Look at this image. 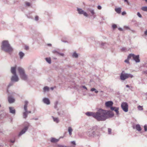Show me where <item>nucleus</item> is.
<instances>
[{
  "label": "nucleus",
  "mask_w": 147,
  "mask_h": 147,
  "mask_svg": "<svg viewBox=\"0 0 147 147\" xmlns=\"http://www.w3.org/2000/svg\"><path fill=\"white\" fill-rule=\"evenodd\" d=\"M132 58L136 63H139L140 61L139 55H135L133 54H130L128 56V59Z\"/></svg>",
  "instance_id": "obj_5"
},
{
  "label": "nucleus",
  "mask_w": 147,
  "mask_h": 147,
  "mask_svg": "<svg viewBox=\"0 0 147 147\" xmlns=\"http://www.w3.org/2000/svg\"><path fill=\"white\" fill-rule=\"evenodd\" d=\"M1 49L2 50L7 53H10L13 50V49L11 47L9 41L7 40H4L2 42Z\"/></svg>",
  "instance_id": "obj_2"
},
{
  "label": "nucleus",
  "mask_w": 147,
  "mask_h": 147,
  "mask_svg": "<svg viewBox=\"0 0 147 147\" xmlns=\"http://www.w3.org/2000/svg\"><path fill=\"white\" fill-rule=\"evenodd\" d=\"M9 113L12 114L13 115H15L16 114V110L13 107H9Z\"/></svg>",
  "instance_id": "obj_16"
},
{
  "label": "nucleus",
  "mask_w": 147,
  "mask_h": 147,
  "mask_svg": "<svg viewBox=\"0 0 147 147\" xmlns=\"http://www.w3.org/2000/svg\"><path fill=\"white\" fill-rule=\"evenodd\" d=\"M72 57H73L77 58L78 57V55L76 52H74L72 54Z\"/></svg>",
  "instance_id": "obj_28"
},
{
  "label": "nucleus",
  "mask_w": 147,
  "mask_h": 147,
  "mask_svg": "<svg viewBox=\"0 0 147 147\" xmlns=\"http://www.w3.org/2000/svg\"><path fill=\"white\" fill-rule=\"evenodd\" d=\"M14 93H11L8 96V100L10 104L14 103L15 101V98L12 96L14 95Z\"/></svg>",
  "instance_id": "obj_8"
},
{
  "label": "nucleus",
  "mask_w": 147,
  "mask_h": 147,
  "mask_svg": "<svg viewBox=\"0 0 147 147\" xmlns=\"http://www.w3.org/2000/svg\"><path fill=\"white\" fill-rule=\"evenodd\" d=\"M38 16H36L35 18V20L36 21H38Z\"/></svg>",
  "instance_id": "obj_42"
},
{
  "label": "nucleus",
  "mask_w": 147,
  "mask_h": 147,
  "mask_svg": "<svg viewBox=\"0 0 147 147\" xmlns=\"http://www.w3.org/2000/svg\"><path fill=\"white\" fill-rule=\"evenodd\" d=\"M144 34L145 36L147 35V29L144 32Z\"/></svg>",
  "instance_id": "obj_46"
},
{
  "label": "nucleus",
  "mask_w": 147,
  "mask_h": 147,
  "mask_svg": "<svg viewBox=\"0 0 147 147\" xmlns=\"http://www.w3.org/2000/svg\"><path fill=\"white\" fill-rule=\"evenodd\" d=\"M144 74H147V71H144Z\"/></svg>",
  "instance_id": "obj_59"
},
{
  "label": "nucleus",
  "mask_w": 147,
  "mask_h": 147,
  "mask_svg": "<svg viewBox=\"0 0 147 147\" xmlns=\"http://www.w3.org/2000/svg\"><path fill=\"white\" fill-rule=\"evenodd\" d=\"M121 7H119L115 9V11L118 13L120 14L121 11Z\"/></svg>",
  "instance_id": "obj_20"
},
{
  "label": "nucleus",
  "mask_w": 147,
  "mask_h": 147,
  "mask_svg": "<svg viewBox=\"0 0 147 147\" xmlns=\"http://www.w3.org/2000/svg\"><path fill=\"white\" fill-rule=\"evenodd\" d=\"M126 86V87H127V88H130V87L128 85H127Z\"/></svg>",
  "instance_id": "obj_57"
},
{
  "label": "nucleus",
  "mask_w": 147,
  "mask_h": 147,
  "mask_svg": "<svg viewBox=\"0 0 147 147\" xmlns=\"http://www.w3.org/2000/svg\"><path fill=\"white\" fill-rule=\"evenodd\" d=\"M71 143L74 144L75 145L76 143L75 141H73L71 142Z\"/></svg>",
  "instance_id": "obj_51"
},
{
  "label": "nucleus",
  "mask_w": 147,
  "mask_h": 147,
  "mask_svg": "<svg viewBox=\"0 0 147 147\" xmlns=\"http://www.w3.org/2000/svg\"><path fill=\"white\" fill-rule=\"evenodd\" d=\"M126 14V12L125 11H123L122 13V15H124Z\"/></svg>",
  "instance_id": "obj_45"
},
{
  "label": "nucleus",
  "mask_w": 147,
  "mask_h": 147,
  "mask_svg": "<svg viewBox=\"0 0 147 147\" xmlns=\"http://www.w3.org/2000/svg\"><path fill=\"white\" fill-rule=\"evenodd\" d=\"M19 56L20 59H22L23 58L25 54L23 52L20 51L19 52Z\"/></svg>",
  "instance_id": "obj_19"
},
{
  "label": "nucleus",
  "mask_w": 147,
  "mask_h": 147,
  "mask_svg": "<svg viewBox=\"0 0 147 147\" xmlns=\"http://www.w3.org/2000/svg\"><path fill=\"white\" fill-rule=\"evenodd\" d=\"M73 131V129L71 127H69L68 128V131L70 136L72 135V132Z\"/></svg>",
  "instance_id": "obj_24"
},
{
  "label": "nucleus",
  "mask_w": 147,
  "mask_h": 147,
  "mask_svg": "<svg viewBox=\"0 0 147 147\" xmlns=\"http://www.w3.org/2000/svg\"><path fill=\"white\" fill-rule=\"evenodd\" d=\"M59 139H56L54 138H52L51 140V142L52 143H55L58 142Z\"/></svg>",
  "instance_id": "obj_23"
},
{
  "label": "nucleus",
  "mask_w": 147,
  "mask_h": 147,
  "mask_svg": "<svg viewBox=\"0 0 147 147\" xmlns=\"http://www.w3.org/2000/svg\"><path fill=\"white\" fill-rule=\"evenodd\" d=\"M17 69L20 78L23 80L27 81L28 79V76L26 74L24 70L21 67H18Z\"/></svg>",
  "instance_id": "obj_3"
},
{
  "label": "nucleus",
  "mask_w": 147,
  "mask_h": 147,
  "mask_svg": "<svg viewBox=\"0 0 147 147\" xmlns=\"http://www.w3.org/2000/svg\"><path fill=\"white\" fill-rule=\"evenodd\" d=\"M11 85H12V84H9V85L8 86L9 87L10 86H11Z\"/></svg>",
  "instance_id": "obj_58"
},
{
  "label": "nucleus",
  "mask_w": 147,
  "mask_h": 147,
  "mask_svg": "<svg viewBox=\"0 0 147 147\" xmlns=\"http://www.w3.org/2000/svg\"><path fill=\"white\" fill-rule=\"evenodd\" d=\"M42 101L44 104L47 105H49L50 104V100L47 98H44L42 100Z\"/></svg>",
  "instance_id": "obj_13"
},
{
  "label": "nucleus",
  "mask_w": 147,
  "mask_h": 147,
  "mask_svg": "<svg viewBox=\"0 0 147 147\" xmlns=\"http://www.w3.org/2000/svg\"><path fill=\"white\" fill-rule=\"evenodd\" d=\"M133 128H134V127H133Z\"/></svg>",
  "instance_id": "obj_63"
},
{
  "label": "nucleus",
  "mask_w": 147,
  "mask_h": 147,
  "mask_svg": "<svg viewBox=\"0 0 147 147\" xmlns=\"http://www.w3.org/2000/svg\"><path fill=\"white\" fill-rule=\"evenodd\" d=\"M58 104V102H55V106H54V108L55 109H57V105Z\"/></svg>",
  "instance_id": "obj_39"
},
{
  "label": "nucleus",
  "mask_w": 147,
  "mask_h": 147,
  "mask_svg": "<svg viewBox=\"0 0 147 147\" xmlns=\"http://www.w3.org/2000/svg\"><path fill=\"white\" fill-rule=\"evenodd\" d=\"M48 45H49V46H51V44H48Z\"/></svg>",
  "instance_id": "obj_61"
},
{
  "label": "nucleus",
  "mask_w": 147,
  "mask_h": 147,
  "mask_svg": "<svg viewBox=\"0 0 147 147\" xmlns=\"http://www.w3.org/2000/svg\"><path fill=\"white\" fill-rule=\"evenodd\" d=\"M28 102L27 101H25L24 102V112H27V106Z\"/></svg>",
  "instance_id": "obj_17"
},
{
  "label": "nucleus",
  "mask_w": 147,
  "mask_h": 147,
  "mask_svg": "<svg viewBox=\"0 0 147 147\" xmlns=\"http://www.w3.org/2000/svg\"><path fill=\"white\" fill-rule=\"evenodd\" d=\"M52 117L53 118V121L56 123H58L59 122V121L58 118L55 117L53 116H52Z\"/></svg>",
  "instance_id": "obj_21"
},
{
  "label": "nucleus",
  "mask_w": 147,
  "mask_h": 147,
  "mask_svg": "<svg viewBox=\"0 0 147 147\" xmlns=\"http://www.w3.org/2000/svg\"><path fill=\"white\" fill-rule=\"evenodd\" d=\"M135 128L136 130L138 131H140L142 129L141 126L139 124L136 125Z\"/></svg>",
  "instance_id": "obj_18"
},
{
  "label": "nucleus",
  "mask_w": 147,
  "mask_h": 147,
  "mask_svg": "<svg viewBox=\"0 0 147 147\" xmlns=\"http://www.w3.org/2000/svg\"><path fill=\"white\" fill-rule=\"evenodd\" d=\"M29 47L28 46H25V49L26 50H27L28 49Z\"/></svg>",
  "instance_id": "obj_48"
},
{
  "label": "nucleus",
  "mask_w": 147,
  "mask_h": 147,
  "mask_svg": "<svg viewBox=\"0 0 147 147\" xmlns=\"http://www.w3.org/2000/svg\"><path fill=\"white\" fill-rule=\"evenodd\" d=\"M77 11L78 13L80 14H83L84 16L86 17L88 16L87 13L81 8H78Z\"/></svg>",
  "instance_id": "obj_10"
},
{
  "label": "nucleus",
  "mask_w": 147,
  "mask_h": 147,
  "mask_svg": "<svg viewBox=\"0 0 147 147\" xmlns=\"http://www.w3.org/2000/svg\"><path fill=\"white\" fill-rule=\"evenodd\" d=\"M59 54L60 55H61V56H64V54H63V53H59Z\"/></svg>",
  "instance_id": "obj_47"
},
{
  "label": "nucleus",
  "mask_w": 147,
  "mask_h": 147,
  "mask_svg": "<svg viewBox=\"0 0 147 147\" xmlns=\"http://www.w3.org/2000/svg\"><path fill=\"white\" fill-rule=\"evenodd\" d=\"M25 4L26 6L28 7L30 6L31 5V3H30L27 2H25Z\"/></svg>",
  "instance_id": "obj_34"
},
{
  "label": "nucleus",
  "mask_w": 147,
  "mask_h": 147,
  "mask_svg": "<svg viewBox=\"0 0 147 147\" xmlns=\"http://www.w3.org/2000/svg\"><path fill=\"white\" fill-rule=\"evenodd\" d=\"M114 115V113L110 111L100 109L95 112V119L98 121H104Z\"/></svg>",
  "instance_id": "obj_1"
},
{
  "label": "nucleus",
  "mask_w": 147,
  "mask_h": 147,
  "mask_svg": "<svg viewBox=\"0 0 147 147\" xmlns=\"http://www.w3.org/2000/svg\"><path fill=\"white\" fill-rule=\"evenodd\" d=\"M138 109L139 111H143V106L140 105H139L138 107Z\"/></svg>",
  "instance_id": "obj_32"
},
{
  "label": "nucleus",
  "mask_w": 147,
  "mask_h": 147,
  "mask_svg": "<svg viewBox=\"0 0 147 147\" xmlns=\"http://www.w3.org/2000/svg\"><path fill=\"white\" fill-rule=\"evenodd\" d=\"M51 90H53V89H54V88H53V87H51Z\"/></svg>",
  "instance_id": "obj_60"
},
{
  "label": "nucleus",
  "mask_w": 147,
  "mask_h": 147,
  "mask_svg": "<svg viewBox=\"0 0 147 147\" xmlns=\"http://www.w3.org/2000/svg\"><path fill=\"white\" fill-rule=\"evenodd\" d=\"M96 133V129L94 127H92L88 130L87 134L89 137H94L95 136Z\"/></svg>",
  "instance_id": "obj_7"
},
{
  "label": "nucleus",
  "mask_w": 147,
  "mask_h": 147,
  "mask_svg": "<svg viewBox=\"0 0 147 147\" xmlns=\"http://www.w3.org/2000/svg\"><path fill=\"white\" fill-rule=\"evenodd\" d=\"M90 91L92 92H93L94 91L96 93H97L98 92V91L95 88H92L91 90Z\"/></svg>",
  "instance_id": "obj_31"
},
{
  "label": "nucleus",
  "mask_w": 147,
  "mask_h": 147,
  "mask_svg": "<svg viewBox=\"0 0 147 147\" xmlns=\"http://www.w3.org/2000/svg\"><path fill=\"white\" fill-rule=\"evenodd\" d=\"M31 113V111H27V113L28 114V113Z\"/></svg>",
  "instance_id": "obj_54"
},
{
  "label": "nucleus",
  "mask_w": 147,
  "mask_h": 147,
  "mask_svg": "<svg viewBox=\"0 0 147 147\" xmlns=\"http://www.w3.org/2000/svg\"><path fill=\"white\" fill-rule=\"evenodd\" d=\"M111 129L109 128L108 129V133L109 134H111Z\"/></svg>",
  "instance_id": "obj_37"
},
{
  "label": "nucleus",
  "mask_w": 147,
  "mask_h": 147,
  "mask_svg": "<svg viewBox=\"0 0 147 147\" xmlns=\"http://www.w3.org/2000/svg\"><path fill=\"white\" fill-rule=\"evenodd\" d=\"M46 61L49 63L50 64L51 63V58H45Z\"/></svg>",
  "instance_id": "obj_29"
},
{
  "label": "nucleus",
  "mask_w": 147,
  "mask_h": 147,
  "mask_svg": "<svg viewBox=\"0 0 147 147\" xmlns=\"http://www.w3.org/2000/svg\"><path fill=\"white\" fill-rule=\"evenodd\" d=\"M113 104V102L112 101H108L106 102L105 103V106L107 107L110 108L111 110L114 111L116 112L117 115H119V108L118 107H112Z\"/></svg>",
  "instance_id": "obj_4"
},
{
  "label": "nucleus",
  "mask_w": 147,
  "mask_h": 147,
  "mask_svg": "<svg viewBox=\"0 0 147 147\" xmlns=\"http://www.w3.org/2000/svg\"><path fill=\"white\" fill-rule=\"evenodd\" d=\"M43 92H48L49 91V88L47 86H45L43 88Z\"/></svg>",
  "instance_id": "obj_22"
},
{
  "label": "nucleus",
  "mask_w": 147,
  "mask_h": 147,
  "mask_svg": "<svg viewBox=\"0 0 147 147\" xmlns=\"http://www.w3.org/2000/svg\"><path fill=\"white\" fill-rule=\"evenodd\" d=\"M105 44V43H102V44H101V45L102 46H104V45Z\"/></svg>",
  "instance_id": "obj_56"
},
{
  "label": "nucleus",
  "mask_w": 147,
  "mask_h": 147,
  "mask_svg": "<svg viewBox=\"0 0 147 147\" xmlns=\"http://www.w3.org/2000/svg\"><path fill=\"white\" fill-rule=\"evenodd\" d=\"M33 119L35 120H37L38 119V118H33Z\"/></svg>",
  "instance_id": "obj_55"
},
{
  "label": "nucleus",
  "mask_w": 147,
  "mask_h": 147,
  "mask_svg": "<svg viewBox=\"0 0 147 147\" xmlns=\"http://www.w3.org/2000/svg\"><path fill=\"white\" fill-rule=\"evenodd\" d=\"M82 88H84L86 90H87V88H86V86H82Z\"/></svg>",
  "instance_id": "obj_49"
},
{
  "label": "nucleus",
  "mask_w": 147,
  "mask_h": 147,
  "mask_svg": "<svg viewBox=\"0 0 147 147\" xmlns=\"http://www.w3.org/2000/svg\"><path fill=\"white\" fill-rule=\"evenodd\" d=\"M16 66L11 67V73L13 75L16 74Z\"/></svg>",
  "instance_id": "obj_15"
},
{
  "label": "nucleus",
  "mask_w": 147,
  "mask_h": 147,
  "mask_svg": "<svg viewBox=\"0 0 147 147\" xmlns=\"http://www.w3.org/2000/svg\"><path fill=\"white\" fill-rule=\"evenodd\" d=\"M97 8L99 10H100L102 9V7L101 6L98 5L97 6Z\"/></svg>",
  "instance_id": "obj_41"
},
{
  "label": "nucleus",
  "mask_w": 147,
  "mask_h": 147,
  "mask_svg": "<svg viewBox=\"0 0 147 147\" xmlns=\"http://www.w3.org/2000/svg\"><path fill=\"white\" fill-rule=\"evenodd\" d=\"M118 29L119 30H120V31H122L123 30V29L122 28H118Z\"/></svg>",
  "instance_id": "obj_53"
},
{
  "label": "nucleus",
  "mask_w": 147,
  "mask_h": 147,
  "mask_svg": "<svg viewBox=\"0 0 147 147\" xmlns=\"http://www.w3.org/2000/svg\"><path fill=\"white\" fill-rule=\"evenodd\" d=\"M128 59V56L127 57V59H126L124 62H125V63H126L128 64H129V59Z\"/></svg>",
  "instance_id": "obj_36"
},
{
  "label": "nucleus",
  "mask_w": 147,
  "mask_h": 147,
  "mask_svg": "<svg viewBox=\"0 0 147 147\" xmlns=\"http://www.w3.org/2000/svg\"><path fill=\"white\" fill-rule=\"evenodd\" d=\"M24 127L19 133L18 136H20L25 133L28 130L29 126L30 124L27 122H25L24 123Z\"/></svg>",
  "instance_id": "obj_6"
},
{
  "label": "nucleus",
  "mask_w": 147,
  "mask_h": 147,
  "mask_svg": "<svg viewBox=\"0 0 147 147\" xmlns=\"http://www.w3.org/2000/svg\"><path fill=\"white\" fill-rule=\"evenodd\" d=\"M141 9L144 11L147 12V6L143 7L141 8Z\"/></svg>",
  "instance_id": "obj_30"
},
{
  "label": "nucleus",
  "mask_w": 147,
  "mask_h": 147,
  "mask_svg": "<svg viewBox=\"0 0 147 147\" xmlns=\"http://www.w3.org/2000/svg\"><path fill=\"white\" fill-rule=\"evenodd\" d=\"M88 10L90 12L92 15H94L95 14L94 10V9L88 8Z\"/></svg>",
  "instance_id": "obj_27"
},
{
  "label": "nucleus",
  "mask_w": 147,
  "mask_h": 147,
  "mask_svg": "<svg viewBox=\"0 0 147 147\" xmlns=\"http://www.w3.org/2000/svg\"><path fill=\"white\" fill-rule=\"evenodd\" d=\"M28 114L27 112H24L23 113V118L25 119H26L28 116Z\"/></svg>",
  "instance_id": "obj_26"
},
{
  "label": "nucleus",
  "mask_w": 147,
  "mask_h": 147,
  "mask_svg": "<svg viewBox=\"0 0 147 147\" xmlns=\"http://www.w3.org/2000/svg\"><path fill=\"white\" fill-rule=\"evenodd\" d=\"M65 146L61 144H57V147H65Z\"/></svg>",
  "instance_id": "obj_35"
},
{
  "label": "nucleus",
  "mask_w": 147,
  "mask_h": 147,
  "mask_svg": "<svg viewBox=\"0 0 147 147\" xmlns=\"http://www.w3.org/2000/svg\"><path fill=\"white\" fill-rule=\"evenodd\" d=\"M121 107L123 110L125 112H127L128 111V105L127 103L125 102H123L121 103Z\"/></svg>",
  "instance_id": "obj_9"
},
{
  "label": "nucleus",
  "mask_w": 147,
  "mask_h": 147,
  "mask_svg": "<svg viewBox=\"0 0 147 147\" xmlns=\"http://www.w3.org/2000/svg\"><path fill=\"white\" fill-rule=\"evenodd\" d=\"M11 81L12 82H17L19 80V78L17 74L13 75L11 78Z\"/></svg>",
  "instance_id": "obj_12"
},
{
  "label": "nucleus",
  "mask_w": 147,
  "mask_h": 147,
  "mask_svg": "<svg viewBox=\"0 0 147 147\" xmlns=\"http://www.w3.org/2000/svg\"><path fill=\"white\" fill-rule=\"evenodd\" d=\"M120 79L121 80H125L127 79L126 73H124V71H123L120 75Z\"/></svg>",
  "instance_id": "obj_11"
},
{
  "label": "nucleus",
  "mask_w": 147,
  "mask_h": 147,
  "mask_svg": "<svg viewBox=\"0 0 147 147\" xmlns=\"http://www.w3.org/2000/svg\"><path fill=\"white\" fill-rule=\"evenodd\" d=\"M86 114L88 116H92L95 118V112H88L86 113Z\"/></svg>",
  "instance_id": "obj_14"
},
{
  "label": "nucleus",
  "mask_w": 147,
  "mask_h": 147,
  "mask_svg": "<svg viewBox=\"0 0 147 147\" xmlns=\"http://www.w3.org/2000/svg\"><path fill=\"white\" fill-rule=\"evenodd\" d=\"M124 1L126 2L128 4H129V3L127 0H124Z\"/></svg>",
  "instance_id": "obj_52"
},
{
  "label": "nucleus",
  "mask_w": 147,
  "mask_h": 147,
  "mask_svg": "<svg viewBox=\"0 0 147 147\" xmlns=\"http://www.w3.org/2000/svg\"><path fill=\"white\" fill-rule=\"evenodd\" d=\"M112 27L113 29H114L117 27V26L115 24H113L112 25Z\"/></svg>",
  "instance_id": "obj_43"
},
{
  "label": "nucleus",
  "mask_w": 147,
  "mask_h": 147,
  "mask_svg": "<svg viewBox=\"0 0 147 147\" xmlns=\"http://www.w3.org/2000/svg\"><path fill=\"white\" fill-rule=\"evenodd\" d=\"M15 140H10V142L11 143H13L15 142Z\"/></svg>",
  "instance_id": "obj_50"
},
{
  "label": "nucleus",
  "mask_w": 147,
  "mask_h": 147,
  "mask_svg": "<svg viewBox=\"0 0 147 147\" xmlns=\"http://www.w3.org/2000/svg\"><path fill=\"white\" fill-rule=\"evenodd\" d=\"M121 50L123 51H124L126 50V48L125 47H123L121 49Z\"/></svg>",
  "instance_id": "obj_44"
},
{
  "label": "nucleus",
  "mask_w": 147,
  "mask_h": 147,
  "mask_svg": "<svg viewBox=\"0 0 147 147\" xmlns=\"http://www.w3.org/2000/svg\"><path fill=\"white\" fill-rule=\"evenodd\" d=\"M52 53L55 54H59V52L56 50H53L52 51Z\"/></svg>",
  "instance_id": "obj_33"
},
{
  "label": "nucleus",
  "mask_w": 147,
  "mask_h": 147,
  "mask_svg": "<svg viewBox=\"0 0 147 147\" xmlns=\"http://www.w3.org/2000/svg\"><path fill=\"white\" fill-rule=\"evenodd\" d=\"M137 15L140 18H142V16L141 15L139 12L137 13Z\"/></svg>",
  "instance_id": "obj_38"
},
{
  "label": "nucleus",
  "mask_w": 147,
  "mask_h": 147,
  "mask_svg": "<svg viewBox=\"0 0 147 147\" xmlns=\"http://www.w3.org/2000/svg\"><path fill=\"white\" fill-rule=\"evenodd\" d=\"M127 79L128 78H132L134 77V76L130 74L126 73Z\"/></svg>",
  "instance_id": "obj_25"
},
{
  "label": "nucleus",
  "mask_w": 147,
  "mask_h": 147,
  "mask_svg": "<svg viewBox=\"0 0 147 147\" xmlns=\"http://www.w3.org/2000/svg\"><path fill=\"white\" fill-rule=\"evenodd\" d=\"M1 107V105L0 104V107Z\"/></svg>",
  "instance_id": "obj_62"
},
{
  "label": "nucleus",
  "mask_w": 147,
  "mask_h": 147,
  "mask_svg": "<svg viewBox=\"0 0 147 147\" xmlns=\"http://www.w3.org/2000/svg\"><path fill=\"white\" fill-rule=\"evenodd\" d=\"M144 129L145 131H147V126L146 125H144Z\"/></svg>",
  "instance_id": "obj_40"
}]
</instances>
